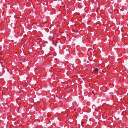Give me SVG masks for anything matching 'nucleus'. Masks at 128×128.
<instances>
[{"mask_svg":"<svg viewBox=\"0 0 128 128\" xmlns=\"http://www.w3.org/2000/svg\"><path fill=\"white\" fill-rule=\"evenodd\" d=\"M92 92L94 94V93H95L94 91V90L92 91Z\"/></svg>","mask_w":128,"mask_h":128,"instance_id":"2","label":"nucleus"},{"mask_svg":"<svg viewBox=\"0 0 128 128\" xmlns=\"http://www.w3.org/2000/svg\"><path fill=\"white\" fill-rule=\"evenodd\" d=\"M98 68H95L94 71L95 72H97L98 70Z\"/></svg>","mask_w":128,"mask_h":128,"instance_id":"1","label":"nucleus"},{"mask_svg":"<svg viewBox=\"0 0 128 128\" xmlns=\"http://www.w3.org/2000/svg\"><path fill=\"white\" fill-rule=\"evenodd\" d=\"M48 39H49L50 40V38H48Z\"/></svg>","mask_w":128,"mask_h":128,"instance_id":"4","label":"nucleus"},{"mask_svg":"<svg viewBox=\"0 0 128 128\" xmlns=\"http://www.w3.org/2000/svg\"><path fill=\"white\" fill-rule=\"evenodd\" d=\"M94 106H94H92V107H93V106Z\"/></svg>","mask_w":128,"mask_h":128,"instance_id":"3","label":"nucleus"}]
</instances>
